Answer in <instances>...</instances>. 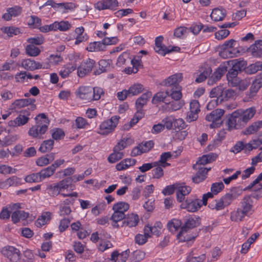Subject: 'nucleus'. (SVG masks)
<instances>
[{"label":"nucleus","instance_id":"obj_1","mask_svg":"<svg viewBox=\"0 0 262 262\" xmlns=\"http://www.w3.org/2000/svg\"><path fill=\"white\" fill-rule=\"evenodd\" d=\"M254 212L253 201L251 196L246 195L240 202V207L231 212L230 219L236 222H241L245 216L251 215Z\"/></svg>","mask_w":262,"mask_h":262},{"label":"nucleus","instance_id":"obj_2","mask_svg":"<svg viewBox=\"0 0 262 262\" xmlns=\"http://www.w3.org/2000/svg\"><path fill=\"white\" fill-rule=\"evenodd\" d=\"M210 94L211 97L217 98V101L221 103L224 101L234 99L236 92L231 89L225 90L223 86H217L211 90Z\"/></svg>","mask_w":262,"mask_h":262},{"label":"nucleus","instance_id":"obj_3","mask_svg":"<svg viewBox=\"0 0 262 262\" xmlns=\"http://www.w3.org/2000/svg\"><path fill=\"white\" fill-rule=\"evenodd\" d=\"M236 41L231 39L227 40L220 46V56L223 58H233L237 56L240 52L236 48H234Z\"/></svg>","mask_w":262,"mask_h":262},{"label":"nucleus","instance_id":"obj_4","mask_svg":"<svg viewBox=\"0 0 262 262\" xmlns=\"http://www.w3.org/2000/svg\"><path fill=\"white\" fill-rule=\"evenodd\" d=\"M228 129L231 130L233 129H239L246 125V122L242 119L240 110L233 112L229 116L227 121Z\"/></svg>","mask_w":262,"mask_h":262},{"label":"nucleus","instance_id":"obj_5","mask_svg":"<svg viewBox=\"0 0 262 262\" xmlns=\"http://www.w3.org/2000/svg\"><path fill=\"white\" fill-rule=\"evenodd\" d=\"M120 119V116L115 115L110 119L104 121L100 125L98 133L102 135H107L112 133L117 127Z\"/></svg>","mask_w":262,"mask_h":262},{"label":"nucleus","instance_id":"obj_6","mask_svg":"<svg viewBox=\"0 0 262 262\" xmlns=\"http://www.w3.org/2000/svg\"><path fill=\"white\" fill-rule=\"evenodd\" d=\"M48 125V121H46V123H43L42 122H37L35 125L32 126L29 129L28 134L34 138H43L42 135L47 130Z\"/></svg>","mask_w":262,"mask_h":262},{"label":"nucleus","instance_id":"obj_7","mask_svg":"<svg viewBox=\"0 0 262 262\" xmlns=\"http://www.w3.org/2000/svg\"><path fill=\"white\" fill-rule=\"evenodd\" d=\"M1 253L11 262H17L20 259V251L13 246H6L3 247Z\"/></svg>","mask_w":262,"mask_h":262},{"label":"nucleus","instance_id":"obj_8","mask_svg":"<svg viewBox=\"0 0 262 262\" xmlns=\"http://www.w3.org/2000/svg\"><path fill=\"white\" fill-rule=\"evenodd\" d=\"M180 207L190 212H195L201 207V200L197 198H187L181 202Z\"/></svg>","mask_w":262,"mask_h":262},{"label":"nucleus","instance_id":"obj_9","mask_svg":"<svg viewBox=\"0 0 262 262\" xmlns=\"http://www.w3.org/2000/svg\"><path fill=\"white\" fill-rule=\"evenodd\" d=\"M30 115L29 109L20 111L19 115L14 120L10 121L8 124L10 126H20L26 124L29 121Z\"/></svg>","mask_w":262,"mask_h":262},{"label":"nucleus","instance_id":"obj_10","mask_svg":"<svg viewBox=\"0 0 262 262\" xmlns=\"http://www.w3.org/2000/svg\"><path fill=\"white\" fill-rule=\"evenodd\" d=\"M224 110L222 109H216L212 111L209 114L206 116V120L209 122H212L210 125L211 128L219 127V123L216 122L220 120L222 116L224 114Z\"/></svg>","mask_w":262,"mask_h":262},{"label":"nucleus","instance_id":"obj_11","mask_svg":"<svg viewBox=\"0 0 262 262\" xmlns=\"http://www.w3.org/2000/svg\"><path fill=\"white\" fill-rule=\"evenodd\" d=\"M163 40V37L162 36H159L155 39V47L154 49L155 52L158 54L164 56L167 53L177 51V50L174 49L179 48L178 47H173L171 49L168 48L165 46L162 45Z\"/></svg>","mask_w":262,"mask_h":262},{"label":"nucleus","instance_id":"obj_12","mask_svg":"<svg viewBox=\"0 0 262 262\" xmlns=\"http://www.w3.org/2000/svg\"><path fill=\"white\" fill-rule=\"evenodd\" d=\"M20 66L27 71H30L48 67V66H43L41 64V63L36 62L34 60L30 58L23 59L21 61Z\"/></svg>","mask_w":262,"mask_h":262},{"label":"nucleus","instance_id":"obj_13","mask_svg":"<svg viewBox=\"0 0 262 262\" xmlns=\"http://www.w3.org/2000/svg\"><path fill=\"white\" fill-rule=\"evenodd\" d=\"M36 100L34 98H26V99H20L16 100L11 104V108L12 110L16 109V108L24 107L26 106L30 105V108L32 110H34L36 108V105L34 104Z\"/></svg>","mask_w":262,"mask_h":262},{"label":"nucleus","instance_id":"obj_14","mask_svg":"<svg viewBox=\"0 0 262 262\" xmlns=\"http://www.w3.org/2000/svg\"><path fill=\"white\" fill-rule=\"evenodd\" d=\"M76 96L81 99L92 101V88L88 86H80L75 92Z\"/></svg>","mask_w":262,"mask_h":262},{"label":"nucleus","instance_id":"obj_15","mask_svg":"<svg viewBox=\"0 0 262 262\" xmlns=\"http://www.w3.org/2000/svg\"><path fill=\"white\" fill-rule=\"evenodd\" d=\"M95 61L92 59H88L84 60L81 66L78 68V73L80 77H83L90 72L94 67Z\"/></svg>","mask_w":262,"mask_h":262},{"label":"nucleus","instance_id":"obj_16","mask_svg":"<svg viewBox=\"0 0 262 262\" xmlns=\"http://www.w3.org/2000/svg\"><path fill=\"white\" fill-rule=\"evenodd\" d=\"M262 87V72L257 75L253 81L248 94V98H253Z\"/></svg>","mask_w":262,"mask_h":262},{"label":"nucleus","instance_id":"obj_17","mask_svg":"<svg viewBox=\"0 0 262 262\" xmlns=\"http://www.w3.org/2000/svg\"><path fill=\"white\" fill-rule=\"evenodd\" d=\"M183 79L182 73H176L168 77L164 81V85L171 88L175 89L177 87H181L179 83Z\"/></svg>","mask_w":262,"mask_h":262},{"label":"nucleus","instance_id":"obj_18","mask_svg":"<svg viewBox=\"0 0 262 262\" xmlns=\"http://www.w3.org/2000/svg\"><path fill=\"white\" fill-rule=\"evenodd\" d=\"M117 0H102L96 3L95 8L99 10L104 9H115L118 7Z\"/></svg>","mask_w":262,"mask_h":262},{"label":"nucleus","instance_id":"obj_19","mask_svg":"<svg viewBox=\"0 0 262 262\" xmlns=\"http://www.w3.org/2000/svg\"><path fill=\"white\" fill-rule=\"evenodd\" d=\"M205 259V254L201 253L196 249H193L188 253L186 262H203Z\"/></svg>","mask_w":262,"mask_h":262},{"label":"nucleus","instance_id":"obj_20","mask_svg":"<svg viewBox=\"0 0 262 262\" xmlns=\"http://www.w3.org/2000/svg\"><path fill=\"white\" fill-rule=\"evenodd\" d=\"M245 69V64L243 61H238L233 64L232 68L229 69L226 75L227 80L238 75L239 72H241Z\"/></svg>","mask_w":262,"mask_h":262},{"label":"nucleus","instance_id":"obj_21","mask_svg":"<svg viewBox=\"0 0 262 262\" xmlns=\"http://www.w3.org/2000/svg\"><path fill=\"white\" fill-rule=\"evenodd\" d=\"M112 60L101 59L98 62V68L94 72L95 75H100L103 73L107 72L111 70Z\"/></svg>","mask_w":262,"mask_h":262},{"label":"nucleus","instance_id":"obj_22","mask_svg":"<svg viewBox=\"0 0 262 262\" xmlns=\"http://www.w3.org/2000/svg\"><path fill=\"white\" fill-rule=\"evenodd\" d=\"M188 231L187 230H184L183 228L181 229V231L177 235L179 242L189 243L194 240L197 236L196 234L192 235L189 233Z\"/></svg>","mask_w":262,"mask_h":262},{"label":"nucleus","instance_id":"obj_23","mask_svg":"<svg viewBox=\"0 0 262 262\" xmlns=\"http://www.w3.org/2000/svg\"><path fill=\"white\" fill-rule=\"evenodd\" d=\"M139 217L137 214L132 213L124 217V220L122 221L121 227L127 226L128 227H135L139 222Z\"/></svg>","mask_w":262,"mask_h":262},{"label":"nucleus","instance_id":"obj_24","mask_svg":"<svg viewBox=\"0 0 262 262\" xmlns=\"http://www.w3.org/2000/svg\"><path fill=\"white\" fill-rule=\"evenodd\" d=\"M198 171L195 175L192 178V181L193 183L198 184L202 182L206 179L207 175L210 168L207 169L205 167H198Z\"/></svg>","mask_w":262,"mask_h":262},{"label":"nucleus","instance_id":"obj_25","mask_svg":"<svg viewBox=\"0 0 262 262\" xmlns=\"http://www.w3.org/2000/svg\"><path fill=\"white\" fill-rule=\"evenodd\" d=\"M247 51L254 57H262V40H256Z\"/></svg>","mask_w":262,"mask_h":262},{"label":"nucleus","instance_id":"obj_26","mask_svg":"<svg viewBox=\"0 0 262 262\" xmlns=\"http://www.w3.org/2000/svg\"><path fill=\"white\" fill-rule=\"evenodd\" d=\"M191 191V188L188 186H179L178 184L176 190L177 200L179 202L185 200V196L188 195Z\"/></svg>","mask_w":262,"mask_h":262},{"label":"nucleus","instance_id":"obj_27","mask_svg":"<svg viewBox=\"0 0 262 262\" xmlns=\"http://www.w3.org/2000/svg\"><path fill=\"white\" fill-rule=\"evenodd\" d=\"M262 127V121L253 122L242 132L244 135H252L257 133Z\"/></svg>","mask_w":262,"mask_h":262},{"label":"nucleus","instance_id":"obj_28","mask_svg":"<svg viewBox=\"0 0 262 262\" xmlns=\"http://www.w3.org/2000/svg\"><path fill=\"white\" fill-rule=\"evenodd\" d=\"M125 216V215L123 212L114 211L110 218V220L113 221L112 223V226L115 228L121 227V222L123 221V220H124Z\"/></svg>","mask_w":262,"mask_h":262},{"label":"nucleus","instance_id":"obj_29","mask_svg":"<svg viewBox=\"0 0 262 262\" xmlns=\"http://www.w3.org/2000/svg\"><path fill=\"white\" fill-rule=\"evenodd\" d=\"M144 112L142 109L137 110V112L134 114L133 118L130 120L129 123L125 124L123 126L124 130H128L134 125H136L139 121L144 116Z\"/></svg>","mask_w":262,"mask_h":262},{"label":"nucleus","instance_id":"obj_30","mask_svg":"<svg viewBox=\"0 0 262 262\" xmlns=\"http://www.w3.org/2000/svg\"><path fill=\"white\" fill-rule=\"evenodd\" d=\"M20 184V179L16 176H12L5 181H0V187L8 188L10 186H16Z\"/></svg>","mask_w":262,"mask_h":262},{"label":"nucleus","instance_id":"obj_31","mask_svg":"<svg viewBox=\"0 0 262 262\" xmlns=\"http://www.w3.org/2000/svg\"><path fill=\"white\" fill-rule=\"evenodd\" d=\"M169 97V92L167 90L166 92H159L156 94L152 99V103L153 104H157L160 102H163L165 104L168 103L167 98Z\"/></svg>","mask_w":262,"mask_h":262},{"label":"nucleus","instance_id":"obj_32","mask_svg":"<svg viewBox=\"0 0 262 262\" xmlns=\"http://www.w3.org/2000/svg\"><path fill=\"white\" fill-rule=\"evenodd\" d=\"M183 222L184 223L181 228L187 230H189L196 227L199 224L197 220H195L194 217L190 216H186L183 219Z\"/></svg>","mask_w":262,"mask_h":262},{"label":"nucleus","instance_id":"obj_33","mask_svg":"<svg viewBox=\"0 0 262 262\" xmlns=\"http://www.w3.org/2000/svg\"><path fill=\"white\" fill-rule=\"evenodd\" d=\"M132 58V57L129 52L126 51L124 52L118 57L116 62V66L119 67L127 66L130 62Z\"/></svg>","mask_w":262,"mask_h":262},{"label":"nucleus","instance_id":"obj_34","mask_svg":"<svg viewBox=\"0 0 262 262\" xmlns=\"http://www.w3.org/2000/svg\"><path fill=\"white\" fill-rule=\"evenodd\" d=\"M226 15V11L224 9L215 8L210 14L211 19L214 21H222Z\"/></svg>","mask_w":262,"mask_h":262},{"label":"nucleus","instance_id":"obj_35","mask_svg":"<svg viewBox=\"0 0 262 262\" xmlns=\"http://www.w3.org/2000/svg\"><path fill=\"white\" fill-rule=\"evenodd\" d=\"M200 72V74L198 76L195 80V82L197 83L202 82L209 77L212 72V70L210 67L206 66L205 67H202Z\"/></svg>","mask_w":262,"mask_h":262},{"label":"nucleus","instance_id":"obj_36","mask_svg":"<svg viewBox=\"0 0 262 262\" xmlns=\"http://www.w3.org/2000/svg\"><path fill=\"white\" fill-rule=\"evenodd\" d=\"M152 94L150 92H146L143 94L136 101V105L138 110L142 109L148 99L151 97Z\"/></svg>","mask_w":262,"mask_h":262},{"label":"nucleus","instance_id":"obj_37","mask_svg":"<svg viewBox=\"0 0 262 262\" xmlns=\"http://www.w3.org/2000/svg\"><path fill=\"white\" fill-rule=\"evenodd\" d=\"M166 104L167 105L166 110L170 112L181 109L184 105V102L183 101L172 100L169 101L168 100V103Z\"/></svg>","mask_w":262,"mask_h":262},{"label":"nucleus","instance_id":"obj_38","mask_svg":"<svg viewBox=\"0 0 262 262\" xmlns=\"http://www.w3.org/2000/svg\"><path fill=\"white\" fill-rule=\"evenodd\" d=\"M103 41H94L90 42L86 48L89 52H98L105 49Z\"/></svg>","mask_w":262,"mask_h":262},{"label":"nucleus","instance_id":"obj_39","mask_svg":"<svg viewBox=\"0 0 262 262\" xmlns=\"http://www.w3.org/2000/svg\"><path fill=\"white\" fill-rule=\"evenodd\" d=\"M134 140L131 138H123L120 142L114 147L113 151H116L124 149L127 145L132 144Z\"/></svg>","mask_w":262,"mask_h":262},{"label":"nucleus","instance_id":"obj_40","mask_svg":"<svg viewBox=\"0 0 262 262\" xmlns=\"http://www.w3.org/2000/svg\"><path fill=\"white\" fill-rule=\"evenodd\" d=\"M76 68V66L75 65H73L71 63L67 64L61 68L59 74L62 78H66L68 77L70 74L74 71Z\"/></svg>","mask_w":262,"mask_h":262},{"label":"nucleus","instance_id":"obj_41","mask_svg":"<svg viewBox=\"0 0 262 262\" xmlns=\"http://www.w3.org/2000/svg\"><path fill=\"white\" fill-rule=\"evenodd\" d=\"M54 31L59 30L64 32L71 28V24L68 21H55L54 23Z\"/></svg>","mask_w":262,"mask_h":262},{"label":"nucleus","instance_id":"obj_42","mask_svg":"<svg viewBox=\"0 0 262 262\" xmlns=\"http://www.w3.org/2000/svg\"><path fill=\"white\" fill-rule=\"evenodd\" d=\"M262 70V62L257 61L248 66L245 69L248 74H254L259 71Z\"/></svg>","mask_w":262,"mask_h":262},{"label":"nucleus","instance_id":"obj_43","mask_svg":"<svg viewBox=\"0 0 262 262\" xmlns=\"http://www.w3.org/2000/svg\"><path fill=\"white\" fill-rule=\"evenodd\" d=\"M241 115L242 116V119L245 121L246 123L252 119L256 113V110L254 107H250L245 111H242L240 110Z\"/></svg>","mask_w":262,"mask_h":262},{"label":"nucleus","instance_id":"obj_44","mask_svg":"<svg viewBox=\"0 0 262 262\" xmlns=\"http://www.w3.org/2000/svg\"><path fill=\"white\" fill-rule=\"evenodd\" d=\"M54 143V141L53 140L49 139L45 140L41 143L39 150L42 153L49 152L53 148Z\"/></svg>","mask_w":262,"mask_h":262},{"label":"nucleus","instance_id":"obj_45","mask_svg":"<svg viewBox=\"0 0 262 262\" xmlns=\"http://www.w3.org/2000/svg\"><path fill=\"white\" fill-rule=\"evenodd\" d=\"M262 144V140L258 137L256 139L251 140L248 143H246V148L248 151L256 149Z\"/></svg>","mask_w":262,"mask_h":262},{"label":"nucleus","instance_id":"obj_46","mask_svg":"<svg viewBox=\"0 0 262 262\" xmlns=\"http://www.w3.org/2000/svg\"><path fill=\"white\" fill-rule=\"evenodd\" d=\"M3 32L7 34L9 37H13L21 33L20 29L14 26L6 27L2 29Z\"/></svg>","mask_w":262,"mask_h":262},{"label":"nucleus","instance_id":"obj_47","mask_svg":"<svg viewBox=\"0 0 262 262\" xmlns=\"http://www.w3.org/2000/svg\"><path fill=\"white\" fill-rule=\"evenodd\" d=\"M18 139L17 135H9L5 137L2 141H0V147H6L11 145Z\"/></svg>","mask_w":262,"mask_h":262},{"label":"nucleus","instance_id":"obj_48","mask_svg":"<svg viewBox=\"0 0 262 262\" xmlns=\"http://www.w3.org/2000/svg\"><path fill=\"white\" fill-rule=\"evenodd\" d=\"M40 52L41 50L39 48L33 46V45L29 43V45H27L26 47V53L30 56H37L40 53Z\"/></svg>","mask_w":262,"mask_h":262},{"label":"nucleus","instance_id":"obj_49","mask_svg":"<svg viewBox=\"0 0 262 262\" xmlns=\"http://www.w3.org/2000/svg\"><path fill=\"white\" fill-rule=\"evenodd\" d=\"M50 215L51 213L50 212H46L42 213L36 222V226L40 227L45 225L48 221L50 220Z\"/></svg>","mask_w":262,"mask_h":262},{"label":"nucleus","instance_id":"obj_50","mask_svg":"<svg viewBox=\"0 0 262 262\" xmlns=\"http://www.w3.org/2000/svg\"><path fill=\"white\" fill-rule=\"evenodd\" d=\"M227 67L225 65H221L212 74V76L215 80H219L223 75L227 72Z\"/></svg>","mask_w":262,"mask_h":262},{"label":"nucleus","instance_id":"obj_51","mask_svg":"<svg viewBox=\"0 0 262 262\" xmlns=\"http://www.w3.org/2000/svg\"><path fill=\"white\" fill-rule=\"evenodd\" d=\"M173 129L177 132L185 129L187 125L186 124L184 120L182 118L173 119Z\"/></svg>","mask_w":262,"mask_h":262},{"label":"nucleus","instance_id":"obj_52","mask_svg":"<svg viewBox=\"0 0 262 262\" xmlns=\"http://www.w3.org/2000/svg\"><path fill=\"white\" fill-rule=\"evenodd\" d=\"M47 189L51 196H56L60 194L61 191L57 183L52 184L48 185Z\"/></svg>","mask_w":262,"mask_h":262},{"label":"nucleus","instance_id":"obj_53","mask_svg":"<svg viewBox=\"0 0 262 262\" xmlns=\"http://www.w3.org/2000/svg\"><path fill=\"white\" fill-rule=\"evenodd\" d=\"M169 92V97L171 96L173 100L181 101L182 97L181 87H177L175 89L171 88Z\"/></svg>","mask_w":262,"mask_h":262},{"label":"nucleus","instance_id":"obj_54","mask_svg":"<svg viewBox=\"0 0 262 262\" xmlns=\"http://www.w3.org/2000/svg\"><path fill=\"white\" fill-rule=\"evenodd\" d=\"M129 205L128 203L120 202L114 205L113 209L115 211H120L124 213L129 209Z\"/></svg>","mask_w":262,"mask_h":262},{"label":"nucleus","instance_id":"obj_55","mask_svg":"<svg viewBox=\"0 0 262 262\" xmlns=\"http://www.w3.org/2000/svg\"><path fill=\"white\" fill-rule=\"evenodd\" d=\"M143 90V85L139 83L134 84L128 89L130 96L138 95L142 92Z\"/></svg>","mask_w":262,"mask_h":262},{"label":"nucleus","instance_id":"obj_56","mask_svg":"<svg viewBox=\"0 0 262 262\" xmlns=\"http://www.w3.org/2000/svg\"><path fill=\"white\" fill-rule=\"evenodd\" d=\"M123 156L124 154L123 152L113 151V152L108 156L107 160L110 163H114L121 159Z\"/></svg>","mask_w":262,"mask_h":262},{"label":"nucleus","instance_id":"obj_57","mask_svg":"<svg viewBox=\"0 0 262 262\" xmlns=\"http://www.w3.org/2000/svg\"><path fill=\"white\" fill-rule=\"evenodd\" d=\"M144 233L147 235H150L154 234L159 236L160 233V230L154 226H150L149 225L145 226L144 228Z\"/></svg>","mask_w":262,"mask_h":262},{"label":"nucleus","instance_id":"obj_58","mask_svg":"<svg viewBox=\"0 0 262 262\" xmlns=\"http://www.w3.org/2000/svg\"><path fill=\"white\" fill-rule=\"evenodd\" d=\"M54 173V171L50 166L46 167L39 172L41 181L51 177Z\"/></svg>","mask_w":262,"mask_h":262},{"label":"nucleus","instance_id":"obj_59","mask_svg":"<svg viewBox=\"0 0 262 262\" xmlns=\"http://www.w3.org/2000/svg\"><path fill=\"white\" fill-rule=\"evenodd\" d=\"M27 41L30 44L33 45V46H39L44 42L45 38L42 35H40L34 37L29 38Z\"/></svg>","mask_w":262,"mask_h":262},{"label":"nucleus","instance_id":"obj_60","mask_svg":"<svg viewBox=\"0 0 262 262\" xmlns=\"http://www.w3.org/2000/svg\"><path fill=\"white\" fill-rule=\"evenodd\" d=\"M104 94L103 90L99 87L92 88V101L98 100L102 95Z\"/></svg>","mask_w":262,"mask_h":262},{"label":"nucleus","instance_id":"obj_61","mask_svg":"<svg viewBox=\"0 0 262 262\" xmlns=\"http://www.w3.org/2000/svg\"><path fill=\"white\" fill-rule=\"evenodd\" d=\"M181 225V222L180 221L178 220H173L168 223L167 227L170 231L173 232L178 229Z\"/></svg>","mask_w":262,"mask_h":262},{"label":"nucleus","instance_id":"obj_62","mask_svg":"<svg viewBox=\"0 0 262 262\" xmlns=\"http://www.w3.org/2000/svg\"><path fill=\"white\" fill-rule=\"evenodd\" d=\"M73 181L72 177H68L57 183L61 191L67 189L71 185Z\"/></svg>","mask_w":262,"mask_h":262},{"label":"nucleus","instance_id":"obj_63","mask_svg":"<svg viewBox=\"0 0 262 262\" xmlns=\"http://www.w3.org/2000/svg\"><path fill=\"white\" fill-rule=\"evenodd\" d=\"M141 148L142 149V151L144 153H146L150 150L154 146V142L152 140L142 142L141 143L139 144Z\"/></svg>","mask_w":262,"mask_h":262},{"label":"nucleus","instance_id":"obj_64","mask_svg":"<svg viewBox=\"0 0 262 262\" xmlns=\"http://www.w3.org/2000/svg\"><path fill=\"white\" fill-rule=\"evenodd\" d=\"M25 180L28 183L39 182L42 181L39 172L33 173L28 175L25 178Z\"/></svg>","mask_w":262,"mask_h":262}]
</instances>
